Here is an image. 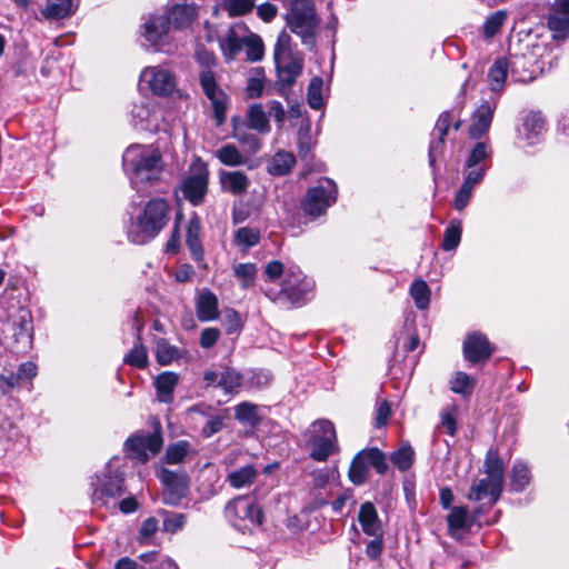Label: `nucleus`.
I'll return each instance as SVG.
<instances>
[{
	"instance_id": "11",
	"label": "nucleus",
	"mask_w": 569,
	"mask_h": 569,
	"mask_svg": "<svg viewBox=\"0 0 569 569\" xmlns=\"http://www.w3.org/2000/svg\"><path fill=\"white\" fill-rule=\"evenodd\" d=\"M337 192V186L332 180L328 178L319 180L317 186L307 191L302 202L305 213L313 218L319 217L335 203Z\"/></svg>"
},
{
	"instance_id": "3",
	"label": "nucleus",
	"mask_w": 569,
	"mask_h": 569,
	"mask_svg": "<svg viewBox=\"0 0 569 569\" xmlns=\"http://www.w3.org/2000/svg\"><path fill=\"white\" fill-rule=\"evenodd\" d=\"M170 206L167 200L156 198L148 201L128 226V238L132 243L144 244L156 238L169 221Z\"/></svg>"
},
{
	"instance_id": "50",
	"label": "nucleus",
	"mask_w": 569,
	"mask_h": 569,
	"mask_svg": "<svg viewBox=\"0 0 569 569\" xmlns=\"http://www.w3.org/2000/svg\"><path fill=\"white\" fill-rule=\"evenodd\" d=\"M221 7L230 17L249 13L256 7V0H222Z\"/></svg>"
},
{
	"instance_id": "1",
	"label": "nucleus",
	"mask_w": 569,
	"mask_h": 569,
	"mask_svg": "<svg viewBox=\"0 0 569 569\" xmlns=\"http://www.w3.org/2000/svg\"><path fill=\"white\" fill-rule=\"evenodd\" d=\"M122 166L131 187L142 194L160 181L163 172L161 153L152 146H129L123 152Z\"/></svg>"
},
{
	"instance_id": "14",
	"label": "nucleus",
	"mask_w": 569,
	"mask_h": 569,
	"mask_svg": "<svg viewBox=\"0 0 569 569\" xmlns=\"http://www.w3.org/2000/svg\"><path fill=\"white\" fill-rule=\"evenodd\" d=\"M163 440L159 431L139 433L130 437L124 442L128 456L141 462H146L162 448Z\"/></svg>"
},
{
	"instance_id": "25",
	"label": "nucleus",
	"mask_w": 569,
	"mask_h": 569,
	"mask_svg": "<svg viewBox=\"0 0 569 569\" xmlns=\"http://www.w3.org/2000/svg\"><path fill=\"white\" fill-rule=\"evenodd\" d=\"M196 312L199 321L216 320L219 316L218 298L210 290H202L196 299Z\"/></svg>"
},
{
	"instance_id": "18",
	"label": "nucleus",
	"mask_w": 569,
	"mask_h": 569,
	"mask_svg": "<svg viewBox=\"0 0 569 569\" xmlns=\"http://www.w3.org/2000/svg\"><path fill=\"white\" fill-rule=\"evenodd\" d=\"M159 478L164 486L162 492L163 502L171 506L179 503L187 489L184 475L162 468L159 472Z\"/></svg>"
},
{
	"instance_id": "47",
	"label": "nucleus",
	"mask_w": 569,
	"mask_h": 569,
	"mask_svg": "<svg viewBox=\"0 0 569 569\" xmlns=\"http://www.w3.org/2000/svg\"><path fill=\"white\" fill-rule=\"evenodd\" d=\"M390 460L400 471H407L415 461V451L410 445H402L391 453Z\"/></svg>"
},
{
	"instance_id": "54",
	"label": "nucleus",
	"mask_w": 569,
	"mask_h": 569,
	"mask_svg": "<svg viewBox=\"0 0 569 569\" xmlns=\"http://www.w3.org/2000/svg\"><path fill=\"white\" fill-rule=\"evenodd\" d=\"M322 86L323 81L320 77H313L308 86V103L315 110H319L323 106Z\"/></svg>"
},
{
	"instance_id": "58",
	"label": "nucleus",
	"mask_w": 569,
	"mask_h": 569,
	"mask_svg": "<svg viewBox=\"0 0 569 569\" xmlns=\"http://www.w3.org/2000/svg\"><path fill=\"white\" fill-rule=\"evenodd\" d=\"M503 11H497L491 14L483 24V33L486 37H493L502 27L506 20Z\"/></svg>"
},
{
	"instance_id": "57",
	"label": "nucleus",
	"mask_w": 569,
	"mask_h": 569,
	"mask_svg": "<svg viewBox=\"0 0 569 569\" xmlns=\"http://www.w3.org/2000/svg\"><path fill=\"white\" fill-rule=\"evenodd\" d=\"M234 274L242 281L243 288H249L256 278L257 267L253 263H239L234 266Z\"/></svg>"
},
{
	"instance_id": "42",
	"label": "nucleus",
	"mask_w": 569,
	"mask_h": 569,
	"mask_svg": "<svg viewBox=\"0 0 569 569\" xmlns=\"http://www.w3.org/2000/svg\"><path fill=\"white\" fill-rule=\"evenodd\" d=\"M410 296L415 306L419 310L428 309L430 305L431 291L427 282L422 279L415 280L410 287Z\"/></svg>"
},
{
	"instance_id": "6",
	"label": "nucleus",
	"mask_w": 569,
	"mask_h": 569,
	"mask_svg": "<svg viewBox=\"0 0 569 569\" xmlns=\"http://www.w3.org/2000/svg\"><path fill=\"white\" fill-rule=\"evenodd\" d=\"M291 37L282 31L277 39L273 49V58L278 74V82L282 87L292 86L302 71V58L292 53Z\"/></svg>"
},
{
	"instance_id": "34",
	"label": "nucleus",
	"mask_w": 569,
	"mask_h": 569,
	"mask_svg": "<svg viewBox=\"0 0 569 569\" xmlns=\"http://www.w3.org/2000/svg\"><path fill=\"white\" fill-rule=\"evenodd\" d=\"M200 230L201 226L199 219L197 217L191 218L187 228L186 242L194 261H201L203 258Z\"/></svg>"
},
{
	"instance_id": "52",
	"label": "nucleus",
	"mask_w": 569,
	"mask_h": 569,
	"mask_svg": "<svg viewBox=\"0 0 569 569\" xmlns=\"http://www.w3.org/2000/svg\"><path fill=\"white\" fill-rule=\"evenodd\" d=\"M179 356H180L179 349L174 346H171L167 340L160 339L157 342L156 358L160 365H162V366L170 365Z\"/></svg>"
},
{
	"instance_id": "64",
	"label": "nucleus",
	"mask_w": 569,
	"mask_h": 569,
	"mask_svg": "<svg viewBox=\"0 0 569 569\" xmlns=\"http://www.w3.org/2000/svg\"><path fill=\"white\" fill-rule=\"evenodd\" d=\"M335 477V470L328 468L320 469L313 473L312 486L316 489L325 488L329 481Z\"/></svg>"
},
{
	"instance_id": "60",
	"label": "nucleus",
	"mask_w": 569,
	"mask_h": 569,
	"mask_svg": "<svg viewBox=\"0 0 569 569\" xmlns=\"http://www.w3.org/2000/svg\"><path fill=\"white\" fill-rule=\"evenodd\" d=\"M468 169V172L465 177L463 182L469 184L470 187L475 188L477 184H479L488 170V167H466Z\"/></svg>"
},
{
	"instance_id": "49",
	"label": "nucleus",
	"mask_w": 569,
	"mask_h": 569,
	"mask_svg": "<svg viewBox=\"0 0 569 569\" xmlns=\"http://www.w3.org/2000/svg\"><path fill=\"white\" fill-rule=\"evenodd\" d=\"M257 477V470L248 465L229 473L228 480L234 488H242L253 482Z\"/></svg>"
},
{
	"instance_id": "45",
	"label": "nucleus",
	"mask_w": 569,
	"mask_h": 569,
	"mask_svg": "<svg viewBox=\"0 0 569 569\" xmlns=\"http://www.w3.org/2000/svg\"><path fill=\"white\" fill-rule=\"evenodd\" d=\"M218 160L229 167H238L244 163L246 159L234 144H226L214 152Z\"/></svg>"
},
{
	"instance_id": "15",
	"label": "nucleus",
	"mask_w": 569,
	"mask_h": 569,
	"mask_svg": "<svg viewBox=\"0 0 569 569\" xmlns=\"http://www.w3.org/2000/svg\"><path fill=\"white\" fill-rule=\"evenodd\" d=\"M315 281L302 274L300 268L289 267L286 270V279L282 286V292L293 305H301L312 292Z\"/></svg>"
},
{
	"instance_id": "55",
	"label": "nucleus",
	"mask_w": 569,
	"mask_h": 569,
	"mask_svg": "<svg viewBox=\"0 0 569 569\" xmlns=\"http://www.w3.org/2000/svg\"><path fill=\"white\" fill-rule=\"evenodd\" d=\"M457 411L456 406H448L440 411V427L450 436L457 431Z\"/></svg>"
},
{
	"instance_id": "8",
	"label": "nucleus",
	"mask_w": 569,
	"mask_h": 569,
	"mask_svg": "<svg viewBox=\"0 0 569 569\" xmlns=\"http://www.w3.org/2000/svg\"><path fill=\"white\" fill-rule=\"evenodd\" d=\"M307 447L310 457L319 462L338 451L337 433L335 426L329 420L313 422L308 431Z\"/></svg>"
},
{
	"instance_id": "56",
	"label": "nucleus",
	"mask_w": 569,
	"mask_h": 569,
	"mask_svg": "<svg viewBox=\"0 0 569 569\" xmlns=\"http://www.w3.org/2000/svg\"><path fill=\"white\" fill-rule=\"evenodd\" d=\"M159 529V521L154 517H149L141 523L140 530H139V537L138 540L141 545H149L154 533Z\"/></svg>"
},
{
	"instance_id": "7",
	"label": "nucleus",
	"mask_w": 569,
	"mask_h": 569,
	"mask_svg": "<svg viewBox=\"0 0 569 569\" xmlns=\"http://www.w3.org/2000/svg\"><path fill=\"white\" fill-rule=\"evenodd\" d=\"M226 518L237 530L250 532L262 525L263 516L253 497L240 496L231 500L224 508Z\"/></svg>"
},
{
	"instance_id": "33",
	"label": "nucleus",
	"mask_w": 569,
	"mask_h": 569,
	"mask_svg": "<svg viewBox=\"0 0 569 569\" xmlns=\"http://www.w3.org/2000/svg\"><path fill=\"white\" fill-rule=\"evenodd\" d=\"M234 418L239 423L250 428L258 427L262 420L259 406L249 401L240 402L234 407Z\"/></svg>"
},
{
	"instance_id": "61",
	"label": "nucleus",
	"mask_w": 569,
	"mask_h": 569,
	"mask_svg": "<svg viewBox=\"0 0 569 569\" xmlns=\"http://www.w3.org/2000/svg\"><path fill=\"white\" fill-rule=\"evenodd\" d=\"M473 188L467 183H462L455 198V208L459 211L463 210L471 198Z\"/></svg>"
},
{
	"instance_id": "12",
	"label": "nucleus",
	"mask_w": 569,
	"mask_h": 569,
	"mask_svg": "<svg viewBox=\"0 0 569 569\" xmlns=\"http://www.w3.org/2000/svg\"><path fill=\"white\" fill-rule=\"evenodd\" d=\"M209 171L204 162L197 159L190 167L188 177L181 183L183 197L193 206L203 202L208 191Z\"/></svg>"
},
{
	"instance_id": "48",
	"label": "nucleus",
	"mask_w": 569,
	"mask_h": 569,
	"mask_svg": "<svg viewBox=\"0 0 569 569\" xmlns=\"http://www.w3.org/2000/svg\"><path fill=\"white\" fill-rule=\"evenodd\" d=\"M243 49H246L247 60L249 61H259L263 57V43L261 38L256 33L249 32L248 29Z\"/></svg>"
},
{
	"instance_id": "36",
	"label": "nucleus",
	"mask_w": 569,
	"mask_h": 569,
	"mask_svg": "<svg viewBox=\"0 0 569 569\" xmlns=\"http://www.w3.org/2000/svg\"><path fill=\"white\" fill-rule=\"evenodd\" d=\"M178 381L179 376L170 371L162 372L157 377L154 385L159 401L164 403L172 401V393Z\"/></svg>"
},
{
	"instance_id": "26",
	"label": "nucleus",
	"mask_w": 569,
	"mask_h": 569,
	"mask_svg": "<svg viewBox=\"0 0 569 569\" xmlns=\"http://www.w3.org/2000/svg\"><path fill=\"white\" fill-rule=\"evenodd\" d=\"M358 520L366 535L372 537L382 536V526L372 502H365L360 507Z\"/></svg>"
},
{
	"instance_id": "38",
	"label": "nucleus",
	"mask_w": 569,
	"mask_h": 569,
	"mask_svg": "<svg viewBox=\"0 0 569 569\" xmlns=\"http://www.w3.org/2000/svg\"><path fill=\"white\" fill-rule=\"evenodd\" d=\"M296 163V157L288 151H278L268 164V172L272 176H284Z\"/></svg>"
},
{
	"instance_id": "46",
	"label": "nucleus",
	"mask_w": 569,
	"mask_h": 569,
	"mask_svg": "<svg viewBox=\"0 0 569 569\" xmlns=\"http://www.w3.org/2000/svg\"><path fill=\"white\" fill-rule=\"evenodd\" d=\"M462 227L461 221L453 219L449 222L446 228L442 240V249L445 251H451L456 249L461 241Z\"/></svg>"
},
{
	"instance_id": "17",
	"label": "nucleus",
	"mask_w": 569,
	"mask_h": 569,
	"mask_svg": "<svg viewBox=\"0 0 569 569\" xmlns=\"http://www.w3.org/2000/svg\"><path fill=\"white\" fill-rule=\"evenodd\" d=\"M169 29L168 20L163 16H150L142 24V37L154 51H166Z\"/></svg>"
},
{
	"instance_id": "44",
	"label": "nucleus",
	"mask_w": 569,
	"mask_h": 569,
	"mask_svg": "<svg viewBox=\"0 0 569 569\" xmlns=\"http://www.w3.org/2000/svg\"><path fill=\"white\" fill-rule=\"evenodd\" d=\"M531 473L529 467L522 462L517 461L511 469V487L515 491L521 492L529 485Z\"/></svg>"
},
{
	"instance_id": "63",
	"label": "nucleus",
	"mask_w": 569,
	"mask_h": 569,
	"mask_svg": "<svg viewBox=\"0 0 569 569\" xmlns=\"http://www.w3.org/2000/svg\"><path fill=\"white\" fill-rule=\"evenodd\" d=\"M220 337V330L217 328H206L200 335V346L204 349L213 347Z\"/></svg>"
},
{
	"instance_id": "19",
	"label": "nucleus",
	"mask_w": 569,
	"mask_h": 569,
	"mask_svg": "<svg viewBox=\"0 0 569 569\" xmlns=\"http://www.w3.org/2000/svg\"><path fill=\"white\" fill-rule=\"evenodd\" d=\"M247 27L241 23L231 26L219 38V47L226 61H232L243 50Z\"/></svg>"
},
{
	"instance_id": "43",
	"label": "nucleus",
	"mask_w": 569,
	"mask_h": 569,
	"mask_svg": "<svg viewBox=\"0 0 569 569\" xmlns=\"http://www.w3.org/2000/svg\"><path fill=\"white\" fill-rule=\"evenodd\" d=\"M142 325H138V332L141 330ZM124 363L130 365L132 367L143 369L148 365V352L146 347L140 342V337L138 336V342L133 346V348L124 356Z\"/></svg>"
},
{
	"instance_id": "59",
	"label": "nucleus",
	"mask_w": 569,
	"mask_h": 569,
	"mask_svg": "<svg viewBox=\"0 0 569 569\" xmlns=\"http://www.w3.org/2000/svg\"><path fill=\"white\" fill-rule=\"evenodd\" d=\"M226 415L210 416L206 425L202 427L201 433L204 438H210L223 428Z\"/></svg>"
},
{
	"instance_id": "2",
	"label": "nucleus",
	"mask_w": 569,
	"mask_h": 569,
	"mask_svg": "<svg viewBox=\"0 0 569 569\" xmlns=\"http://www.w3.org/2000/svg\"><path fill=\"white\" fill-rule=\"evenodd\" d=\"M197 63L202 68L199 72V83L202 92L211 103L212 116L218 127L227 120L229 109V97L218 84L212 67L217 64V58L212 51L199 46L194 52Z\"/></svg>"
},
{
	"instance_id": "28",
	"label": "nucleus",
	"mask_w": 569,
	"mask_h": 569,
	"mask_svg": "<svg viewBox=\"0 0 569 569\" xmlns=\"http://www.w3.org/2000/svg\"><path fill=\"white\" fill-rule=\"evenodd\" d=\"M451 119H452L451 113L446 111L439 116V118L436 122V126L431 133L432 139H431L430 146H429L430 166H433V163L436 161V153L438 152V150L441 148V146L443 143V139H445V137L448 132V129L450 127Z\"/></svg>"
},
{
	"instance_id": "5",
	"label": "nucleus",
	"mask_w": 569,
	"mask_h": 569,
	"mask_svg": "<svg viewBox=\"0 0 569 569\" xmlns=\"http://www.w3.org/2000/svg\"><path fill=\"white\" fill-rule=\"evenodd\" d=\"M288 24L306 46L312 47L319 26L312 0H290Z\"/></svg>"
},
{
	"instance_id": "29",
	"label": "nucleus",
	"mask_w": 569,
	"mask_h": 569,
	"mask_svg": "<svg viewBox=\"0 0 569 569\" xmlns=\"http://www.w3.org/2000/svg\"><path fill=\"white\" fill-rule=\"evenodd\" d=\"M223 190L240 196L247 192L250 181L242 171H221L219 174Z\"/></svg>"
},
{
	"instance_id": "23",
	"label": "nucleus",
	"mask_w": 569,
	"mask_h": 569,
	"mask_svg": "<svg viewBox=\"0 0 569 569\" xmlns=\"http://www.w3.org/2000/svg\"><path fill=\"white\" fill-rule=\"evenodd\" d=\"M497 102H482L475 111L472 123L469 127V136L473 139H479L486 134L491 126L493 113Z\"/></svg>"
},
{
	"instance_id": "31",
	"label": "nucleus",
	"mask_w": 569,
	"mask_h": 569,
	"mask_svg": "<svg viewBox=\"0 0 569 569\" xmlns=\"http://www.w3.org/2000/svg\"><path fill=\"white\" fill-rule=\"evenodd\" d=\"M78 8V0H47L42 10L46 19H63L70 17Z\"/></svg>"
},
{
	"instance_id": "40",
	"label": "nucleus",
	"mask_w": 569,
	"mask_h": 569,
	"mask_svg": "<svg viewBox=\"0 0 569 569\" xmlns=\"http://www.w3.org/2000/svg\"><path fill=\"white\" fill-rule=\"evenodd\" d=\"M492 149L486 141H480L469 152L466 159V167H488V161L491 159Z\"/></svg>"
},
{
	"instance_id": "4",
	"label": "nucleus",
	"mask_w": 569,
	"mask_h": 569,
	"mask_svg": "<svg viewBox=\"0 0 569 569\" xmlns=\"http://www.w3.org/2000/svg\"><path fill=\"white\" fill-rule=\"evenodd\" d=\"M486 478L473 482L468 493V499L472 501H482L488 499L492 507L500 498L503 485V462L497 449L490 448L485 459Z\"/></svg>"
},
{
	"instance_id": "37",
	"label": "nucleus",
	"mask_w": 569,
	"mask_h": 569,
	"mask_svg": "<svg viewBox=\"0 0 569 569\" xmlns=\"http://www.w3.org/2000/svg\"><path fill=\"white\" fill-rule=\"evenodd\" d=\"M11 326L13 336L18 342L23 341L24 345H29L31 342L32 321L29 311L21 310L19 316L12 321Z\"/></svg>"
},
{
	"instance_id": "10",
	"label": "nucleus",
	"mask_w": 569,
	"mask_h": 569,
	"mask_svg": "<svg viewBox=\"0 0 569 569\" xmlns=\"http://www.w3.org/2000/svg\"><path fill=\"white\" fill-rule=\"evenodd\" d=\"M369 467L383 475L387 472L389 466L386 455L378 448L363 449L356 455L349 468V479L356 485L365 483L369 475Z\"/></svg>"
},
{
	"instance_id": "20",
	"label": "nucleus",
	"mask_w": 569,
	"mask_h": 569,
	"mask_svg": "<svg viewBox=\"0 0 569 569\" xmlns=\"http://www.w3.org/2000/svg\"><path fill=\"white\" fill-rule=\"evenodd\" d=\"M493 350L487 337L479 332L468 335L463 342L465 358L471 363L485 362Z\"/></svg>"
},
{
	"instance_id": "32",
	"label": "nucleus",
	"mask_w": 569,
	"mask_h": 569,
	"mask_svg": "<svg viewBox=\"0 0 569 569\" xmlns=\"http://www.w3.org/2000/svg\"><path fill=\"white\" fill-rule=\"evenodd\" d=\"M508 76L510 77L507 59L503 57L497 59L488 71L490 90L498 93L502 92Z\"/></svg>"
},
{
	"instance_id": "13",
	"label": "nucleus",
	"mask_w": 569,
	"mask_h": 569,
	"mask_svg": "<svg viewBox=\"0 0 569 569\" xmlns=\"http://www.w3.org/2000/svg\"><path fill=\"white\" fill-rule=\"evenodd\" d=\"M140 86L158 97H169L177 89V78L163 66L146 67L140 73Z\"/></svg>"
},
{
	"instance_id": "62",
	"label": "nucleus",
	"mask_w": 569,
	"mask_h": 569,
	"mask_svg": "<svg viewBox=\"0 0 569 569\" xmlns=\"http://www.w3.org/2000/svg\"><path fill=\"white\" fill-rule=\"evenodd\" d=\"M184 522L186 516L182 513L167 516L163 520V529L164 531L174 533L183 527Z\"/></svg>"
},
{
	"instance_id": "53",
	"label": "nucleus",
	"mask_w": 569,
	"mask_h": 569,
	"mask_svg": "<svg viewBox=\"0 0 569 569\" xmlns=\"http://www.w3.org/2000/svg\"><path fill=\"white\" fill-rule=\"evenodd\" d=\"M260 240V232L256 228L242 227L234 233V242L244 249L256 246Z\"/></svg>"
},
{
	"instance_id": "9",
	"label": "nucleus",
	"mask_w": 569,
	"mask_h": 569,
	"mask_svg": "<svg viewBox=\"0 0 569 569\" xmlns=\"http://www.w3.org/2000/svg\"><path fill=\"white\" fill-rule=\"evenodd\" d=\"M92 485V501L107 506L111 500H116L124 492L123 476L113 467V461H109L104 469L96 475Z\"/></svg>"
},
{
	"instance_id": "16",
	"label": "nucleus",
	"mask_w": 569,
	"mask_h": 569,
	"mask_svg": "<svg viewBox=\"0 0 569 569\" xmlns=\"http://www.w3.org/2000/svg\"><path fill=\"white\" fill-rule=\"evenodd\" d=\"M203 381L206 387L221 388L226 393L234 395L239 392L242 376L233 368L216 366L204 372Z\"/></svg>"
},
{
	"instance_id": "41",
	"label": "nucleus",
	"mask_w": 569,
	"mask_h": 569,
	"mask_svg": "<svg viewBox=\"0 0 569 569\" xmlns=\"http://www.w3.org/2000/svg\"><path fill=\"white\" fill-rule=\"evenodd\" d=\"M450 390L457 395L469 397L476 387V379L466 372L457 371L451 378Z\"/></svg>"
},
{
	"instance_id": "30",
	"label": "nucleus",
	"mask_w": 569,
	"mask_h": 569,
	"mask_svg": "<svg viewBox=\"0 0 569 569\" xmlns=\"http://www.w3.org/2000/svg\"><path fill=\"white\" fill-rule=\"evenodd\" d=\"M448 529L451 537L459 539L462 530L471 528V519L467 507H453L447 516Z\"/></svg>"
},
{
	"instance_id": "35",
	"label": "nucleus",
	"mask_w": 569,
	"mask_h": 569,
	"mask_svg": "<svg viewBox=\"0 0 569 569\" xmlns=\"http://www.w3.org/2000/svg\"><path fill=\"white\" fill-rule=\"evenodd\" d=\"M547 26L556 40H565L569 37V13L557 9L547 18Z\"/></svg>"
},
{
	"instance_id": "21",
	"label": "nucleus",
	"mask_w": 569,
	"mask_h": 569,
	"mask_svg": "<svg viewBox=\"0 0 569 569\" xmlns=\"http://www.w3.org/2000/svg\"><path fill=\"white\" fill-rule=\"evenodd\" d=\"M503 58L507 59L510 79L513 82L528 83L536 78L531 56L515 53Z\"/></svg>"
},
{
	"instance_id": "22",
	"label": "nucleus",
	"mask_w": 569,
	"mask_h": 569,
	"mask_svg": "<svg viewBox=\"0 0 569 569\" xmlns=\"http://www.w3.org/2000/svg\"><path fill=\"white\" fill-rule=\"evenodd\" d=\"M130 114L131 123L138 129L152 130L158 126L156 104L148 100L134 103Z\"/></svg>"
},
{
	"instance_id": "51",
	"label": "nucleus",
	"mask_w": 569,
	"mask_h": 569,
	"mask_svg": "<svg viewBox=\"0 0 569 569\" xmlns=\"http://www.w3.org/2000/svg\"><path fill=\"white\" fill-rule=\"evenodd\" d=\"M190 443L186 440H180L167 448L164 460L167 463H181L190 451Z\"/></svg>"
},
{
	"instance_id": "39",
	"label": "nucleus",
	"mask_w": 569,
	"mask_h": 569,
	"mask_svg": "<svg viewBox=\"0 0 569 569\" xmlns=\"http://www.w3.org/2000/svg\"><path fill=\"white\" fill-rule=\"evenodd\" d=\"M248 127L253 129L260 133L270 132V123L267 117L266 111L263 110L262 104L254 103L252 104L247 114Z\"/></svg>"
},
{
	"instance_id": "24",
	"label": "nucleus",
	"mask_w": 569,
	"mask_h": 569,
	"mask_svg": "<svg viewBox=\"0 0 569 569\" xmlns=\"http://www.w3.org/2000/svg\"><path fill=\"white\" fill-rule=\"evenodd\" d=\"M197 17V9L190 3H176L172 4L168 10V16L164 17L168 20V26L173 24L177 29H183L189 27Z\"/></svg>"
},
{
	"instance_id": "27",
	"label": "nucleus",
	"mask_w": 569,
	"mask_h": 569,
	"mask_svg": "<svg viewBox=\"0 0 569 569\" xmlns=\"http://www.w3.org/2000/svg\"><path fill=\"white\" fill-rule=\"evenodd\" d=\"M545 130V121L539 112H530L523 119L519 136L527 144L532 146L538 142L540 134Z\"/></svg>"
}]
</instances>
